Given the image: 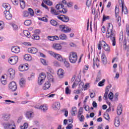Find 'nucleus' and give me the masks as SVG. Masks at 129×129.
Wrapping results in <instances>:
<instances>
[{
  "mask_svg": "<svg viewBox=\"0 0 129 129\" xmlns=\"http://www.w3.org/2000/svg\"><path fill=\"white\" fill-rule=\"evenodd\" d=\"M86 6L87 8H90L92 9L93 8V4L92 3V0H87Z\"/></svg>",
  "mask_w": 129,
  "mask_h": 129,
  "instance_id": "obj_34",
  "label": "nucleus"
},
{
  "mask_svg": "<svg viewBox=\"0 0 129 129\" xmlns=\"http://www.w3.org/2000/svg\"><path fill=\"white\" fill-rule=\"evenodd\" d=\"M109 19H110V17L108 16H106V15H103V22H104V21H105L107 20H109Z\"/></svg>",
  "mask_w": 129,
  "mask_h": 129,
  "instance_id": "obj_58",
  "label": "nucleus"
},
{
  "mask_svg": "<svg viewBox=\"0 0 129 129\" xmlns=\"http://www.w3.org/2000/svg\"><path fill=\"white\" fill-rule=\"evenodd\" d=\"M28 11L29 12V14L31 16V17H33V16L35 15V13H34V10H33L32 8H29Z\"/></svg>",
  "mask_w": 129,
  "mask_h": 129,
  "instance_id": "obj_47",
  "label": "nucleus"
},
{
  "mask_svg": "<svg viewBox=\"0 0 129 129\" xmlns=\"http://www.w3.org/2000/svg\"><path fill=\"white\" fill-rule=\"evenodd\" d=\"M46 79V74L44 73H41L39 76L38 83L39 85H42Z\"/></svg>",
  "mask_w": 129,
  "mask_h": 129,
  "instance_id": "obj_9",
  "label": "nucleus"
},
{
  "mask_svg": "<svg viewBox=\"0 0 129 129\" xmlns=\"http://www.w3.org/2000/svg\"><path fill=\"white\" fill-rule=\"evenodd\" d=\"M35 108L37 109H40L42 111H46V110H48V105L44 104L40 106H35Z\"/></svg>",
  "mask_w": 129,
  "mask_h": 129,
  "instance_id": "obj_13",
  "label": "nucleus"
},
{
  "mask_svg": "<svg viewBox=\"0 0 129 129\" xmlns=\"http://www.w3.org/2000/svg\"><path fill=\"white\" fill-rule=\"evenodd\" d=\"M101 58L102 63L104 64V65H106V64H107V58L106 57V56H105V54H104V53H102Z\"/></svg>",
  "mask_w": 129,
  "mask_h": 129,
  "instance_id": "obj_19",
  "label": "nucleus"
},
{
  "mask_svg": "<svg viewBox=\"0 0 129 129\" xmlns=\"http://www.w3.org/2000/svg\"><path fill=\"white\" fill-rule=\"evenodd\" d=\"M120 123V122L119 121V118L118 117H116L114 120V124L115 126L118 127Z\"/></svg>",
  "mask_w": 129,
  "mask_h": 129,
  "instance_id": "obj_32",
  "label": "nucleus"
},
{
  "mask_svg": "<svg viewBox=\"0 0 129 129\" xmlns=\"http://www.w3.org/2000/svg\"><path fill=\"white\" fill-rule=\"evenodd\" d=\"M59 30L60 32H62V33H69L71 31V29L69 28L68 26L64 25H60L59 27Z\"/></svg>",
  "mask_w": 129,
  "mask_h": 129,
  "instance_id": "obj_10",
  "label": "nucleus"
},
{
  "mask_svg": "<svg viewBox=\"0 0 129 129\" xmlns=\"http://www.w3.org/2000/svg\"><path fill=\"white\" fill-rule=\"evenodd\" d=\"M40 62L43 64V65H48V62L44 58L40 59Z\"/></svg>",
  "mask_w": 129,
  "mask_h": 129,
  "instance_id": "obj_53",
  "label": "nucleus"
},
{
  "mask_svg": "<svg viewBox=\"0 0 129 129\" xmlns=\"http://www.w3.org/2000/svg\"><path fill=\"white\" fill-rule=\"evenodd\" d=\"M57 19L58 20H60V21H62V22H64V23H67L69 22V17L67 16L62 15V16L61 15H59L56 16Z\"/></svg>",
  "mask_w": 129,
  "mask_h": 129,
  "instance_id": "obj_12",
  "label": "nucleus"
},
{
  "mask_svg": "<svg viewBox=\"0 0 129 129\" xmlns=\"http://www.w3.org/2000/svg\"><path fill=\"white\" fill-rule=\"evenodd\" d=\"M9 89L10 91H16L17 87V83L15 82H11L8 85Z\"/></svg>",
  "mask_w": 129,
  "mask_h": 129,
  "instance_id": "obj_11",
  "label": "nucleus"
},
{
  "mask_svg": "<svg viewBox=\"0 0 129 129\" xmlns=\"http://www.w3.org/2000/svg\"><path fill=\"white\" fill-rule=\"evenodd\" d=\"M106 37L110 39L112 43V46H115L116 44L115 35H114V30H113V25L111 23H109L107 24Z\"/></svg>",
  "mask_w": 129,
  "mask_h": 129,
  "instance_id": "obj_1",
  "label": "nucleus"
},
{
  "mask_svg": "<svg viewBox=\"0 0 129 129\" xmlns=\"http://www.w3.org/2000/svg\"><path fill=\"white\" fill-rule=\"evenodd\" d=\"M44 1V3H45V4H46V5H48V6H52V5H53V3H52V2L50 1L49 0H43Z\"/></svg>",
  "mask_w": 129,
  "mask_h": 129,
  "instance_id": "obj_51",
  "label": "nucleus"
},
{
  "mask_svg": "<svg viewBox=\"0 0 129 129\" xmlns=\"http://www.w3.org/2000/svg\"><path fill=\"white\" fill-rule=\"evenodd\" d=\"M29 127V124L28 123L25 122L24 123L23 125H21L20 126L21 129H27Z\"/></svg>",
  "mask_w": 129,
  "mask_h": 129,
  "instance_id": "obj_39",
  "label": "nucleus"
},
{
  "mask_svg": "<svg viewBox=\"0 0 129 129\" xmlns=\"http://www.w3.org/2000/svg\"><path fill=\"white\" fill-rule=\"evenodd\" d=\"M32 24V22H31V20H28L24 22V25L25 26H30Z\"/></svg>",
  "mask_w": 129,
  "mask_h": 129,
  "instance_id": "obj_54",
  "label": "nucleus"
},
{
  "mask_svg": "<svg viewBox=\"0 0 129 129\" xmlns=\"http://www.w3.org/2000/svg\"><path fill=\"white\" fill-rule=\"evenodd\" d=\"M93 64H94V65H97V63H98V62H99V59H98V57H94L93 58Z\"/></svg>",
  "mask_w": 129,
  "mask_h": 129,
  "instance_id": "obj_50",
  "label": "nucleus"
},
{
  "mask_svg": "<svg viewBox=\"0 0 129 129\" xmlns=\"http://www.w3.org/2000/svg\"><path fill=\"white\" fill-rule=\"evenodd\" d=\"M108 98L109 99H112V98H113V94L111 92L109 93V94H108Z\"/></svg>",
  "mask_w": 129,
  "mask_h": 129,
  "instance_id": "obj_62",
  "label": "nucleus"
},
{
  "mask_svg": "<svg viewBox=\"0 0 129 129\" xmlns=\"http://www.w3.org/2000/svg\"><path fill=\"white\" fill-rule=\"evenodd\" d=\"M15 74H16V72L13 69H10L8 70V76L11 78V79H13L15 77Z\"/></svg>",
  "mask_w": 129,
  "mask_h": 129,
  "instance_id": "obj_14",
  "label": "nucleus"
},
{
  "mask_svg": "<svg viewBox=\"0 0 129 129\" xmlns=\"http://www.w3.org/2000/svg\"><path fill=\"white\" fill-rule=\"evenodd\" d=\"M18 61L19 57L18 56H11L8 59V62L11 65H15V64L18 63Z\"/></svg>",
  "mask_w": 129,
  "mask_h": 129,
  "instance_id": "obj_8",
  "label": "nucleus"
},
{
  "mask_svg": "<svg viewBox=\"0 0 129 129\" xmlns=\"http://www.w3.org/2000/svg\"><path fill=\"white\" fill-rule=\"evenodd\" d=\"M119 5L121 6L122 8V13H123V11L124 10L123 7V1L119 0Z\"/></svg>",
  "mask_w": 129,
  "mask_h": 129,
  "instance_id": "obj_48",
  "label": "nucleus"
},
{
  "mask_svg": "<svg viewBox=\"0 0 129 129\" xmlns=\"http://www.w3.org/2000/svg\"><path fill=\"white\" fill-rule=\"evenodd\" d=\"M3 125L5 129H16V124L13 120L3 123Z\"/></svg>",
  "mask_w": 129,
  "mask_h": 129,
  "instance_id": "obj_3",
  "label": "nucleus"
},
{
  "mask_svg": "<svg viewBox=\"0 0 129 129\" xmlns=\"http://www.w3.org/2000/svg\"><path fill=\"white\" fill-rule=\"evenodd\" d=\"M50 23L52 26H54V27H56V26H57L58 24V22H57V21H56V20H51L50 21Z\"/></svg>",
  "mask_w": 129,
  "mask_h": 129,
  "instance_id": "obj_43",
  "label": "nucleus"
},
{
  "mask_svg": "<svg viewBox=\"0 0 129 129\" xmlns=\"http://www.w3.org/2000/svg\"><path fill=\"white\" fill-rule=\"evenodd\" d=\"M1 82L3 85H7V79H6V77L5 76H3L1 78Z\"/></svg>",
  "mask_w": 129,
  "mask_h": 129,
  "instance_id": "obj_33",
  "label": "nucleus"
},
{
  "mask_svg": "<svg viewBox=\"0 0 129 129\" xmlns=\"http://www.w3.org/2000/svg\"><path fill=\"white\" fill-rule=\"evenodd\" d=\"M10 117L11 114L7 113H4L2 115V118L4 119V120H8L10 119Z\"/></svg>",
  "mask_w": 129,
  "mask_h": 129,
  "instance_id": "obj_28",
  "label": "nucleus"
},
{
  "mask_svg": "<svg viewBox=\"0 0 129 129\" xmlns=\"http://www.w3.org/2000/svg\"><path fill=\"white\" fill-rule=\"evenodd\" d=\"M24 34L26 37L27 38H30L31 37V33L28 30H25L23 31Z\"/></svg>",
  "mask_w": 129,
  "mask_h": 129,
  "instance_id": "obj_40",
  "label": "nucleus"
},
{
  "mask_svg": "<svg viewBox=\"0 0 129 129\" xmlns=\"http://www.w3.org/2000/svg\"><path fill=\"white\" fill-rule=\"evenodd\" d=\"M50 87H51V84L49 82H46L45 83L42 88L44 90H47V89H49Z\"/></svg>",
  "mask_w": 129,
  "mask_h": 129,
  "instance_id": "obj_29",
  "label": "nucleus"
},
{
  "mask_svg": "<svg viewBox=\"0 0 129 129\" xmlns=\"http://www.w3.org/2000/svg\"><path fill=\"white\" fill-rule=\"evenodd\" d=\"M32 39H33V40H39L40 36H39V35H38L37 34H33L32 36Z\"/></svg>",
  "mask_w": 129,
  "mask_h": 129,
  "instance_id": "obj_46",
  "label": "nucleus"
},
{
  "mask_svg": "<svg viewBox=\"0 0 129 129\" xmlns=\"http://www.w3.org/2000/svg\"><path fill=\"white\" fill-rule=\"evenodd\" d=\"M20 3L21 9L24 10V9H25V7H26L25 1H24V0H20Z\"/></svg>",
  "mask_w": 129,
  "mask_h": 129,
  "instance_id": "obj_38",
  "label": "nucleus"
},
{
  "mask_svg": "<svg viewBox=\"0 0 129 129\" xmlns=\"http://www.w3.org/2000/svg\"><path fill=\"white\" fill-rule=\"evenodd\" d=\"M51 14H52L53 15H59V12L56 11V10H55L54 8H51Z\"/></svg>",
  "mask_w": 129,
  "mask_h": 129,
  "instance_id": "obj_44",
  "label": "nucleus"
},
{
  "mask_svg": "<svg viewBox=\"0 0 129 129\" xmlns=\"http://www.w3.org/2000/svg\"><path fill=\"white\" fill-rule=\"evenodd\" d=\"M84 108L85 109L86 111H89V106L87 105H84Z\"/></svg>",
  "mask_w": 129,
  "mask_h": 129,
  "instance_id": "obj_64",
  "label": "nucleus"
},
{
  "mask_svg": "<svg viewBox=\"0 0 129 129\" xmlns=\"http://www.w3.org/2000/svg\"><path fill=\"white\" fill-rule=\"evenodd\" d=\"M63 8L64 5L60 3L56 5L55 6V9L58 10L59 13H63V14H66V13H67V9Z\"/></svg>",
  "mask_w": 129,
  "mask_h": 129,
  "instance_id": "obj_7",
  "label": "nucleus"
},
{
  "mask_svg": "<svg viewBox=\"0 0 129 129\" xmlns=\"http://www.w3.org/2000/svg\"><path fill=\"white\" fill-rule=\"evenodd\" d=\"M35 13L36 15H37V16H41V15H42V11L38 9L35 10Z\"/></svg>",
  "mask_w": 129,
  "mask_h": 129,
  "instance_id": "obj_45",
  "label": "nucleus"
},
{
  "mask_svg": "<svg viewBox=\"0 0 129 129\" xmlns=\"http://www.w3.org/2000/svg\"><path fill=\"white\" fill-rule=\"evenodd\" d=\"M5 29V22L0 20V31Z\"/></svg>",
  "mask_w": 129,
  "mask_h": 129,
  "instance_id": "obj_41",
  "label": "nucleus"
},
{
  "mask_svg": "<svg viewBox=\"0 0 129 129\" xmlns=\"http://www.w3.org/2000/svg\"><path fill=\"white\" fill-rule=\"evenodd\" d=\"M30 16V13L28 11L23 12V17L24 18H27Z\"/></svg>",
  "mask_w": 129,
  "mask_h": 129,
  "instance_id": "obj_52",
  "label": "nucleus"
},
{
  "mask_svg": "<svg viewBox=\"0 0 129 129\" xmlns=\"http://www.w3.org/2000/svg\"><path fill=\"white\" fill-rule=\"evenodd\" d=\"M4 14L6 20L8 21H11L13 19V15L10 13V11H4Z\"/></svg>",
  "mask_w": 129,
  "mask_h": 129,
  "instance_id": "obj_16",
  "label": "nucleus"
},
{
  "mask_svg": "<svg viewBox=\"0 0 129 129\" xmlns=\"http://www.w3.org/2000/svg\"><path fill=\"white\" fill-rule=\"evenodd\" d=\"M60 103L59 102H54L52 105V107L54 110L59 109V108H60Z\"/></svg>",
  "mask_w": 129,
  "mask_h": 129,
  "instance_id": "obj_23",
  "label": "nucleus"
},
{
  "mask_svg": "<svg viewBox=\"0 0 129 129\" xmlns=\"http://www.w3.org/2000/svg\"><path fill=\"white\" fill-rule=\"evenodd\" d=\"M28 52L31 53V54H36V53H38V49L35 47L29 48Z\"/></svg>",
  "mask_w": 129,
  "mask_h": 129,
  "instance_id": "obj_22",
  "label": "nucleus"
},
{
  "mask_svg": "<svg viewBox=\"0 0 129 129\" xmlns=\"http://www.w3.org/2000/svg\"><path fill=\"white\" fill-rule=\"evenodd\" d=\"M119 14V9L117 8V6L115 7V17L116 18L117 23L120 27V22H121V18L118 15Z\"/></svg>",
  "mask_w": 129,
  "mask_h": 129,
  "instance_id": "obj_6",
  "label": "nucleus"
},
{
  "mask_svg": "<svg viewBox=\"0 0 129 129\" xmlns=\"http://www.w3.org/2000/svg\"><path fill=\"white\" fill-rule=\"evenodd\" d=\"M11 51L13 52V53L19 54V53L21 52V48L18 46H13L11 48Z\"/></svg>",
  "mask_w": 129,
  "mask_h": 129,
  "instance_id": "obj_18",
  "label": "nucleus"
},
{
  "mask_svg": "<svg viewBox=\"0 0 129 129\" xmlns=\"http://www.w3.org/2000/svg\"><path fill=\"white\" fill-rule=\"evenodd\" d=\"M57 75L59 78H63L65 75V71L62 69H59L57 71Z\"/></svg>",
  "mask_w": 129,
  "mask_h": 129,
  "instance_id": "obj_20",
  "label": "nucleus"
},
{
  "mask_svg": "<svg viewBox=\"0 0 129 129\" xmlns=\"http://www.w3.org/2000/svg\"><path fill=\"white\" fill-rule=\"evenodd\" d=\"M26 117L28 119L32 118V117H34V112L32 111H27L26 113Z\"/></svg>",
  "mask_w": 129,
  "mask_h": 129,
  "instance_id": "obj_24",
  "label": "nucleus"
},
{
  "mask_svg": "<svg viewBox=\"0 0 129 129\" xmlns=\"http://www.w3.org/2000/svg\"><path fill=\"white\" fill-rule=\"evenodd\" d=\"M47 39L48 40H49V41H59V37L57 35H55V36H48L47 37Z\"/></svg>",
  "mask_w": 129,
  "mask_h": 129,
  "instance_id": "obj_21",
  "label": "nucleus"
},
{
  "mask_svg": "<svg viewBox=\"0 0 129 129\" xmlns=\"http://www.w3.org/2000/svg\"><path fill=\"white\" fill-rule=\"evenodd\" d=\"M72 110L71 111L72 115L75 116L76 112H77V108L76 107H73L72 108Z\"/></svg>",
  "mask_w": 129,
  "mask_h": 129,
  "instance_id": "obj_37",
  "label": "nucleus"
},
{
  "mask_svg": "<svg viewBox=\"0 0 129 129\" xmlns=\"http://www.w3.org/2000/svg\"><path fill=\"white\" fill-rule=\"evenodd\" d=\"M3 8L5 9L6 11H8L9 12L11 9H12V7L11 5L9 4H6V3H4L2 5Z\"/></svg>",
  "mask_w": 129,
  "mask_h": 129,
  "instance_id": "obj_25",
  "label": "nucleus"
},
{
  "mask_svg": "<svg viewBox=\"0 0 129 129\" xmlns=\"http://www.w3.org/2000/svg\"><path fill=\"white\" fill-rule=\"evenodd\" d=\"M54 58H55L56 60H58V61H60V62H63V61H64V59H63L62 56L58 53L55 54Z\"/></svg>",
  "mask_w": 129,
  "mask_h": 129,
  "instance_id": "obj_30",
  "label": "nucleus"
},
{
  "mask_svg": "<svg viewBox=\"0 0 129 129\" xmlns=\"http://www.w3.org/2000/svg\"><path fill=\"white\" fill-rule=\"evenodd\" d=\"M24 59H25L26 61H32V60H33L32 56L29 54H25L24 55Z\"/></svg>",
  "mask_w": 129,
  "mask_h": 129,
  "instance_id": "obj_31",
  "label": "nucleus"
},
{
  "mask_svg": "<svg viewBox=\"0 0 129 129\" xmlns=\"http://www.w3.org/2000/svg\"><path fill=\"white\" fill-rule=\"evenodd\" d=\"M119 40V42L124 45V48L126 49L127 51H129V44L126 46V39L123 37V33L122 32L120 33Z\"/></svg>",
  "mask_w": 129,
  "mask_h": 129,
  "instance_id": "obj_5",
  "label": "nucleus"
},
{
  "mask_svg": "<svg viewBox=\"0 0 129 129\" xmlns=\"http://www.w3.org/2000/svg\"><path fill=\"white\" fill-rule=\"evenodd\" d=\"M20 87L22 88H23V87H26V80H25L24 78H21L20 80L19 83Z\"/></svg>",
  "mask_w": 129,
  "mask_h": 129,
  "instance_id": "obj_27",
  "label": "nucleus"
},
{
  "mask_svg": "<svg viewBox=\"0 0 129 129\" xmlns=\"http://www.w3.org/2000/svg\"><path fill=\"white\" fill-rule=\"evenodd\" d=\"M83 85L84 84H83V83H81L79 84V87L81 88L80 90H77L76 91V93L77 94H79V93H81V92H82L83 90Z\"/></svg>",
  "mask_w": 129,
  "mask_h": 129,
  "instance_id": "obj_36",
  "label": "nucleus"
},
{
  "mask_svg": "<svg viewBox=\"0 0 129 129\" xmlns=\"http://www.w3.org/2000/svg\"><path fill=\"white\" fill-rule=\"evenodd\" d=\"M52 48L57 51H61V50H62V47L60 43H54L52 45Z\"/></svg>",
  "mask_w": 129,
  "mask_h": 129,
  "instance_id": "obj_15",
  "label": "nucleus"
},
{
  "mask_svg": "<svg viewBox=\"0 0 129 129\" xmlns=\"http://www.w3.org/2000/svg\"><path fill=\"white\" fill-rule=\"evenodd\" d=\"M12 4L14 5V6H18L19 5V0H11Z\"/></svg>",
  "mask_w": 129,
  "mask_h": 129,
  "instance_id": "obj_57",
  "label": "nucleus"
},
{
  "mask_svg": "<svg viewBox=\"0 0 129 129\" xmlns=\"http://www.w3.org/2000/svg\"><path fill=\"white\" fill-rule=\"evenodd\" d=\"M38 19L40 21H42V22H47L48 21L46 17L39 18Z\"/></svg>",
  "mask_w": 129,
  "mask_h": 129,
  "instance_id": "obj_61",
  "label": "nucleus"
},
{
  "mask_svg": "<svg viewBox=\"0 0 129 129\" xmlns=\"http://www.w3.org/2000/svg\"><path fill=\"white\" fill-rule=\"evenodd\" d=\"M104 117L105 119H106V120H108V121H110V117H109V115H108V114H105Z\"/></svg>",
  "mask_w": 129,
  "mask_h": 129,
  "instance_id": "obj_56",
  "label": "nucleus"
},
{
  "mask_svg": "<svg viewBox=\"0 0 129 129\" xmlns=\"http://www.w3.org/2000/svg\"><path fill=\"white\" fill-rule=\"evenodd\" d=\"M19 71L21 72H24V71H27L29 69V66L28 64H21L19 67Z\"/></svg>",
  "mask_w": 129,
  "mask_h": 129,
  "instance_id": "obj_17",
  "label": "nucleus"
},
{
  "mask_svg": "<svg viewBox=\"0 0 129 129\" xmlns=\"http://www.w3.org/2000/svg\"><path fill=\"white\" fill-rule=\"evenodd\" d=\"M121 113H122V106L120 104L117 107V114L120 115Z\"/></svg>",
  "mask_w": 129,
  "mask_h": 129,
  "instance_id": "obj_26",
  "label": "nucleus"
},
{
  "mask_svg": "<svg viewBox=\"0 0 129 129\" xmlns=\"http://www.w3.org/2000/svg\"><path fill=\"white\" fill-rule=\"evenodd\" d=\"M4 104H11V103H15L16 102L12 101L11 100H4Z\"/></svg>",
  "mask_w": 129,
  "mask_h": 129,
  "instance_id": "obj_42",
  "label": "nucleus"
},
{
  "mask_svg": "<svg viewBox=\"0 0 129 129\" xmlns=\"http://www.w3.org/2000/svg\"><path fill=\"white\" fill-rule=\"evenodd\" d=\"M69 59L71 63L74 64L77 61L78 59L77 53L74 51L70 52L69 56Z\"/></svg>",
  "mask_w": 129,
  "mask_h": 129,
  "instance_id": "obj_4",
  "label": "nucleus"
},
{
  "mask_svg": "<svg viewBox=\"0 0 129 129\" xmlns=\"http://www.w3.org/2000/svg\"><path fill=\"white\" fill-rule=\"evenodd\" d=\"M59 39L63 41H67L68 39V37L65 34H61L59 35Z\"/></svg>",
  "mask_w": 129,
  "mask_h": 129,
  "instance_id": "obj_35",
  "label": "nucleus"
},
{
  "mask_svg": "<svg viewBox=\"0 0 129 129\" xmlns=\"http://www.w3.org/2000/svg\"><path fill=\"white\" fill-rule=\"evenodd\" d=\"M12 27L13 28V30H14L15 31H17V30H18V25H17V24H12Z\"/></svg>",
  "mask_w": 129,
  "mask_h": 129,
  "instance_id": "obj_60",
  "label": "nucleus"
},
{
  "mask_svg": "<svg viewBox=\"0 0 129 129\" xmlns=\"http://www.w3.org/2000/svg\"><path fill=\"white\" fill-rule=\"evenodd\" d=\"M83 113V108L80 107L78 112V117Z\"/></svg>",
  "mask_w": 129,
  "mask_h": 129,
  "instance_id": "obj_55",
  "label": "nucleus"
},
{
  "mask_svg": "<svg viewBox=\"0 0 129 129\" xmlns=\"http://www.w3.org/2000/svg\"><path fill=\"white\" fill-rule=\"evenodd\" d=\"M48 54H50L51 56H52V57H54L56 55V53L52 51H49Z\"/></svg>",
  "mask_w": 129,
  "mask_h": 129,
  "instance_id": "obj_63",
  "label": "nucleus"
},
{
  "mask_svg": "<svg viewBox=\"0 0 129 129\" xmlns=\"http://www.w3.org/2000/svg\"><path fill=\"white\" fill-rule=\"evenodd\" d=\"M66 93L67 94H70L71 93V91L70 89H69V88L68 87H67L66 88Z\"/></svg>",
  "mask_w": 129,
  "mask_h": 129,
  "instance_id": "obj_59",
  "label": "nucleus"
},
{
  "mask_svg": "<svg viewBox=\"0 0 129 129\" xmlns=\"http://www.w3.org/2000/svg\"><path fill=\"white\" fill-rule=\"evenodd\" d=\"M104 82H105V79L102 80V81H100L98 84V86H100V87L103 86L104 85Z\"/></svg>",
  "mask_w": 129,
  "mask_h": 129,
  "instance_id": "obj_49",
  "label": "nucleus"
},
{
  "mask_svg": "<svg viewBox=\"0 0 129 129\" xmlns=\"http://www.w3.org/2000/svg\"><path fill=\"white\" fill-rule=\"evenodd\" d=\"M101 47L103 48V50L106 52V53H110V46H109V45H108V44L103 40L100 41L99 42L97 48L99 50H101Z\"/></svg>",
  "mask_w": 129,
  "mask_h": 129,
  "instance_id": "obj_2",
  "label": "nucleus"
}]
</instances>
